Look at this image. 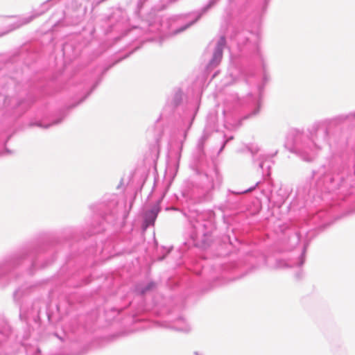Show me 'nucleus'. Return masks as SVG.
I'll use <instances>...</instances> for the list:
<instances>
[{
	"label": "nucleus",
	"mask_w": 355,
	"mask_h": 355,
	"mask_svg": "<svg viewBox=\"0 0 355 355\" xmlns=\"http://www.w3.org/2000/svg\"><path fill=\"white\" fill-rule=\"evenodd\" d=\"M254 188H255V186L254 187H252V188H250V189H248L247 191H252L253 189H254Z\"/></svg>",
	"instance_id": "20e7f679"
},
{
	"label": "nucleus",
	"mask_w": 355,
	"mask_h": 355,
	"mask_svg": "<svg viewBox=\"0 0 355 355\" xmlns=\"http://www.w3.org/2000/svg\"><path fill=\"white\" fill-rule=\"evenodd\" d=\"M148 218H152V215H149V213H146V222L147 223L148 225H153V223H149V220H148Z\"/></svg>",
	"instance_id": "f03ea898"
},
{
	"label": "nucleus",
	"mask_w": 355,
	"mask_h": 355,
	"mask_svg": "<svg viewBox=\"0 0 355 355\" xmlns=\"http://www.w3.org/2000/svg\"><path fill=\"white\" fill-rule=\"evenodd\" d=\"M159 212V207L158 205L155 206L150 211H148L149 215H152V218H148V220H149V223H154Z\"/></svg>",
	"instance_id": "f257e3e1"
},
{
	"label": "nucleus",
	"mask_w": 355,
	"mask_h": 355,
	"mask_svg": "<svg viewBox=\"0 0 355 355\" xmlns=\"http://www.w3.org/2000/svg\"><path fill=\"white\" fill-rule=\"evenodd\" d=\"M37 352L40 353V352H41V350L39 349L37 350Z\"/></svg>",
	"instance_id": "39448f33"
},
{
	"label": "nucleus",
	"mask_w": 355,
	"mask_h": 355,
	"mask_svg": "<svg viewBox=\"0 0 355 355\" xmlns=\"http://www.w3.org/2000/svg\"><path fill=\"white\" fill-rule=\"evenodd\" d=\"M153 286H154V284H150L148 285V289H150V288H152V287H153Z\"/></svg>",
	"instance_id": "7ed1b4c3"
}]
</instances>
